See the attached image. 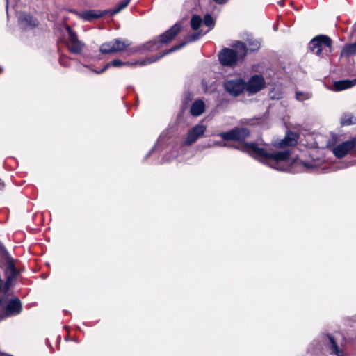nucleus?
<instances>
[{"label":"nucleus","mask_w":356,"mask_h":356,"mask_svg":"<svg viewBox=\"0 0 356 356\" xmlns=\"http://www.w3.org/2000/svg\"><path fill=\"white\" fill-rule=\"evenodd\" d=\"M243 151L252 156L266 163L270 168L280 171L289 170L293 165H300L307 169H314L321 165L322 161L319 159H313L310 162H305L293 157L289 149H284L275 152H268L264 147H261L254 143H247L243 147Z\"/></svg>","instance_id":"obj_1"},{"label":"nucleus","mask_w":356,"mask_h":356,"mask_svg":"<svg viewBox=\"0 0 356 356\" xmlns=\"http://www.w3.org/2000/svg\"><path fill=\"white\" fill-rule=\"evenodd\" d=\"M18 273L17 268H0V320L5 317L18 314L22 310L21 302L16 297L12 298L9 300L4 311L1 309L2 305L6 300L13 296L8 290Z\"/></svg>","instance_id":"obj_2"},{"label":"nucleus","mask_w":356,"mask_h":356,"mask_svg":"<svg viewBox=\"0 0 356 356\" xmlns=\"http://www.w3.org/2000/svg\"><path fill=\"white\" fill-rule=\"evenodd\" d=\"M233 47L235 50L224 49L219 54V60L223 65L232 66L234 65L238 59L243 58L246 55V50L243 42L236 41L234 43Z\"/></svg>","instance_id":"obj_3"},{"label":"nucleus","mask_w":356,"mask_h":356,"mask_svg":"<svg viewBox=\"0 0 356 356\" xmlns=\"http://www.w3.org/2000/svg\"><path fill=\"white\" fill-rule=\"evenodd\" d=\"M309 49L318 56H328L332 50V41L327 36H317L310 42Z\"/></svg>","instance_id":"obj_4"},{"label":"nucleus","mask_w":356,"mask_h":356,"mask_svg":"<svg viewBox=\"0 0 356 356\" xmlns=\"http://www.w3.org/2000/svg\"><path fill=\"white\" fill-rule=\"evenodd\" d=\"M203 23L206 26L208 27V29L206 31L203 32L202 31H200L198 33H195L189 35L184 42H181L179 45L175 46L174 47L166 51V54H169L170 52L179 50L181 47H184L188 42L197 40V39L200 38V36L209 32L214 26V19L210 15H206L204 16Z\"/></svg>","instance_id":"obj_5"},{"label":"nucleus","mask_w":356,"mask_h":356,"mask_svg":"<svg viewBox=\"0 0 356 356\" xmlns=\"http://www.w3.org/2000/svg\"><path fill=\"white\" fill-rule=\"evenodd\" d=\"M165 54H167L166 52L160 55L159 56H152L146 60L139 61L135 64L129 63V62H122L121 60L115 59V60H113L111 62L107 63L101 70H99V71L94 70V72L96 74H102L104 72H105L111 66H113L115 67H122V66H133L135 65H145L150 64L156 61L159 58L163 57Z\"/></svg>","instance_id":"obj_6"},{"label":"nucleus","mask_w":356,"mask_h":356,"mask_svg":"<svg viewBox=\"0 0 356 356\" xmlns=\"http://www.w3.org/2000/svg\"><path fill=\"white\" fill-rule=\"evenodd\" d=\"M266 87V81L263 76L254 74L245 83V90L250 95L259 92Z\"/></svg>","instance_id":"obj_7"},{"label":"nucleus","mask_w":356,"mask_h":356,"mask_svg":"<svg viewBox=\"0 0 356 356\" xmlns=\"http://www.w3.org/2000/svg\"><path fill=\"white\" fill-rule=\"evenodd\" d=\"M356 151V138L346 140L332 147V152L337 158H343L348 154Z\"/></svg>","instance_id":"obj_8"},{"label":"nucleus","mask_w":356,"mask_h":356,"mask_svg":"<svg viewBox=\"0 0 356 356\" xmlns=\"http://www.w3.org/2000/svg\"><path fill=\"white\" fill-rule=\"evenodd\" d=\"M223 86L230 95L237 97L245 90V82L241 78L232 79L225 81Z\"/></svg>","instance_id":"obj_9"},{"label":"nucleus","mask_w":356,"mask_h":356,"mask_svg":"<svg viewBox=\"0 0 356 356\" xmlns=\"http://www.w3.org/2000/svg\"><path fill=\"white\" fill-rule=\"evenodd\" d=\"M207 130V127L202 123H199L192 127L188 132L183 144L191 145L195 143L200 138L202 137Z\"/></svg>","instance_id":"obj_10"},{"label":"nucleus","mask_w":356,"mask_h":356,"mask_svg":"<svg viewBox=\"0 0 356 356\" xmlns=\"http://www.w3.org/2000/svg\"><path fill=\"white\" fill-rule=\"evenodd\" d=\"M65 29L68 34L67 46L70 50L75 54L81 52L84 47V44L78 40L76 34L69 26H66Z\"/></svg>","instance_id":"obj_11"},{"label":"nucleus","mask_w":356,"mask_h":356,"mask_svg":"<svg viewBox=\"0 0 356 356\" xmlns=\"http://www.w3.org/2000/svg\"><path fill=\"white\" fill-rule=\"evenodd\" d=\"M249 134L245 128H236L227 132L220 133L219 136L224 140H241L244 139Z\"/></svg>","instance_id":"obj_12"},{"label":"nucleus","mask_w":356,"mask_h":356,"mask_svg":"<svg viewBox=\"0 0 356 356\" xmlns=\"http://www.w3.org/2000/svg\"><path fill=\"white\" fill-rule=\"evenodd\" d=\"M113 43L114 45L113 53L128 51L129 54H131L137 51L136 48H129L131 42L128 40L118 38L113 40Z\"/></svg>","instance_id":"obj_13"},{"label":"nucleus","mask_w":356,"mask_h":356,"mask_svg":"<svg viewBox=\"0 0 356 356\" xmlns=\"http://www.w3.org/2000/svg\"><path fill=\"white\" fill-rule=\"evenodd\" d=\"M0 264L6 267H15L18 265V261L13 259L6 249L0 245Z\"/></svg>","instance_id":"obj_14"},{"label":"nucleus","mask_w":356,"mask_h":356,"mask_svg":"<svg viewBox=\"0 0 356 356\" xmlns=\"http://www.w3.org/2000/svg\"><path fill=\"white\" fill-rule=\"evenodd\" d=\"M181 25L176 24L165 33L160 35L159 43L163 44L171 41L180 31Z\"/></svg>","instance_id":"obj_15"},{"label":"nucleus","mask_w":356,"mask_h":356,"mask_svg":"<svg viewBox=\"0 0 356 356\" xmlns=\"http://www.w3.org/2000/svg\"><path fill=\"white\" fill-rule=\"evenodd\" d=\"M105 14H107L106 10L99 11V10H86L82 13H76L77 16L83 19L84 21L90 22L93 19H97Z\"/></svg>","instance_id":"obj_16"},{"label":"nucleus","mask_w":356,"mask_h":356,"mask_svg":"<svg viewBox=\"0 0 356 356\" xmlns=\"http://www.w3.org/2000/svg\"><path fill=\"white\" fill-rule=\"evenodd\" d=\"M19 23L25 29H33L38 24V22L30 15L23 13L19 16Z\"/></svg>","instance_id":"obj_17"},{"label":"nucleus","mask_w":356,"mask_h":356,"mask_svg":"<svg viewBox=\"0 0 356 356\" xmlns=\"http://www.w3.org/2000/svg\"><path fill=\"white\" fill-rule=\"evenodd\" d=\"M298 136L295 133H288L285 138L278 143H275L274 145L277 147H286L288 146H292L297 142Z\"/></svg>","instance_id":"obj_18"},{"label":"nucleus","mask_w":356,"mask_h":356,"mask_svg":"<svg viewBox=\"0 0 356 356\" xmlns=\"http://www.w3.org/2000/svg\"><path fill=\"white\" fill-rule=\"evenodd\" d=\"M356 85V80H342L339 81H335L333 84V90L334 91H341L343 90H346Z\"/></svg>","instance_id":"obj_19"},{"label":"nucleus","mask_w":356,"mask_h":356,"mask_svg":"<svg viewBox=\"0 0 356 356\" xmlns=\"http://www.w3.org/2000/svg\"><path fill=\"white\" fill-rule=\"evenodd\" d=\"M205 109V105L203 101L199 99L195 101L191 107V114L193 116H199L202 114Z\"/></svg>","instance_id":"obj_20"},{"label":"nucleus","mask_w":356,"mask_h":356,"mask_svg":"<svg viewBox=\"0 0 356 356\" xmlns=\"http://www.w3.org/2000/svg\"><path fill=\"white\" fill-rule=\"evenodd\" d=\"M245 47L246 52L249 50L250 51H254L260 48V42L254 39L251 35L248 36L246 40V43H243Z\"/></svg>","instance_id":"obj_21"},{"label":"nucleus","mask_w":356,"mask_h":356,"mask_svg":"<svg viewBox=\"0 0 356 356\" xmlns=\"http://www.w3.org/2000/svg\"><path fill=\"white\" fill-rule=\"evenodd\" d=\"M131 0H122L119 3H118L115 7L113 9L106 10L107 13H109L111 15H114L121 10H122L124 8L127 6Z\"/></svg>","instance_id":"obj_22"},{"label":"nucleus","mask_w":356,"mask_h":356,"mask_svg":"<svg viewBox=\"0 0 356 356\" xmlns=\"http://www.w3.org/2000/svg\"><path fill=\"white\" fill-rule=\"evenodd\" d=\"M341 124L343 126H348L356 124V117L351 113H345L341 118Z\"/></svg>","instance_id":"obj_23"},{"label":"nucleus","mask_w":356,"mask_h":356,"mask_svg":"<svg viewBox=\"0 0 356 356\" xmlns=\"http://www.w3.org/2000/svg\"><path fill=\"white\" fill-rule=\"evenodd\" d=\"M355 54H356V42L346 45L341 51V56H350Z\"/></svg>","instance_id":"obj_24"},{"label":"nucleus","mask_w":356,"mask_h":356,"mask_svg":"<svg viewBox=\"0 0 356 356\" xmlns=\"http://www.w3.org/2000/svg\"><path fill=\"white\" fill-rule=\"evenodd\" d=\"M113 47H114V45H113V41L105 42V43L102 44V46L100 47V51L103 54H113Z\"/></svg>","instance_id":"obj_25"},{"label":"nucleus","mask_w":356,"mask_h":356,"mask_svg":"<svg viewBox=\"0 0 356 356\" xmlns=\"http://www.w3.org/2000/svg\"><path fill=\"white\" fill-rule=\"evenodd\" d=\"M202 23V20L200 17L194 15L191 19V26L195 31L197 30Z\"/></svg>","instance_id":"obj_26"},{"label":"nucleus","mask_w":356,"mask_h":356,"mask_svg":"<svg viewBox=\"0 0 356 356\" xmlns=\"http://www.w3.org/2000/svg\"><path fill=\"white\" fill-rule=\"evenodd\" d=\"M312 97V94L308 92L298 91L296 92V98L298 101H305L309 99Z\"/></svg>","instance_id":"obj_27"},{"label":"nucleus","mask_w":356,"mask_h":356,"mask_svg":"<svg viewBox=\"0 0 356 356\" xmlns=\"http://www.w3.org/2000/svg\"><path fill=\"white\" fill-rule=\"evenodd\" d=\"M329 339L332 345V347L334 349V353L335 354H337L338 356H341L340 354V352L339 351L338 348H337V345L335 344L334 341H333L332 338L329 337Z\"/></svg>","instance_id":"obj_28"},{"label":"nucleus","mask_w":356,"mask_h":356,"mask_svg":"<svg viewBox=\"0 0 356 356\" xmlns=\"http://www.w3.org/2000/svg\"><path fill=\"white\" fill-rule=\"evenodd\" d=\"M155 45L156 47H147V49H151V50H154V49H158L159 48V45L157 44V43L156 42H154L153 43V46Z\"/></svg>","instance_id":"obj_29"},{"label":"nucleus","mask_w":356,"mask_h":356,"mask_svg":"<svg viewBox=\"0 0 356 356\" xmlns=\"http://www.w3.org/2000/svg\"><path fill=\"white\" fill-rule=\"evenodd\" d=\"M217 3H225L227 0H215Z\"/></svg>","instance_id":"obj_30"},{"label":"nucleus","mask_w":356,"mask_h":356,"mask_svg":"<svg viewBox=\"0 0 356 356\" xmlns=\"http://www.w3.org/2000/svg\"><path fill=\"white\" fill-rule=\"evenodd\" d=\"M4 184L0 181V191L3 190Z\"/></svg>","instance_id":"obj_31"},{"label":"nucleus","mask_w":356,"mask_h":356,"mask_svg":"<svg viewBox=\"0 0 356 356\" xmlns=\"http://www.w3.org/2000/svg\"><path fill=\"white\" fill-rule=\"evenodd\" d=\"M216 144L218 145H220V143H216Z\"/></svg>","instance_id":"obj_32"},{"label":"nucleus","mask_w":356,"mask_h":356,"mask_svg":"<svg viewBox=\"0 0 356 356\" xmlns=\"http://www.w3.org/2000/svg\"><path fill=\"white\" fill-rule=\"evenodd\" d=\"M149 44H151V42H149V44H147V45H148V46H149ZM151 47H153V44H152Z\"/></svg>","instance_id":"obj_33"},{"label":"nucleus","mask_w":356,"mask_h":356,"mask_svg":"<svg viewBox=\"0 0 356 356\" xmlns=\"http://www.w3.org/2000/svg\"><path fill=\"white\" fill-rule=\"evenodd\" d=\"M355 80H356V78L355 79Z\"/></svg>","instance_id":"obj_34"}]
</instances>
